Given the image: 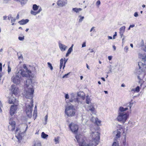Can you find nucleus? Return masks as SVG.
I'll return each mask as SVG.
<instances>
[{"label": "nucleus", "mask_w": 146, "mask_h": 146, "mask_svg": "<svg viewBox=\"0 0 146 146\" xmlns=\"http://www.w3.org/2000/svg\"><path fill=\"white\" fill-rule=\"evenodd\" d=\"M34 81L32 79H30L27 80L24 86V91L23 93V95L26 98L30 99V102H28L26 103L25 108L27 116L30 118L32 116L33 107V100L32 98L34 91Z\"/></svg>", "instance_id": "nucleus-1"}, {"label": "nucleus", "mask_w": 146, "mask_h": 146, "mask_svg": "<svg viewBox=\"0 0 146 146\" xmlns=\"http://www.w3.org/2000/svg\"><path fill=\"white\" fill-rule=\"evenodd\" d=\"M138 56L141 62L138 63L139 69L137 74L139 75L137 78L139 80L145 78V80L146 81V54L139 53Z\"/></svg>", "instance_id": "nucleus-2"}, {"label": "nucleus", "mask_w": 146, "mask_h": 146, "mask_svg": "<svg viewBox=\"0 0 146 146\" xmlns=\"http://www.w3.org/2000/svg\"><path fill=\"white\" fill-rule=\"evenodd\" d=\"M128 109L127 108H124L122 106L119 108L118 110V115L117 118V119L119 122L124 124L129 118V113L125 112Z\"/></svg>", "instance_id": "nucleus-3"}, {"label": "nucleus", "mask_w": 146, "mask_h": 146, "mask_svg": "<svg viewBox=\"0 0 146 146\" xmlns=\"http://www.w3.org/2000/svg\"><path fill=\"white\" fill-rule=\"evenodd\" d=\"M79 146H96L91 141L89 142L86 141V139L83 135L80 134L77 135L75 136Z\"/></svg>", "instance_id": "nucleus-4"}, {"label": "nucleus", "mask_w": 146, "mask_h": 146, "mask_svg": "<svg viewBox=\"0 0 146 146\" xmlns=\"http://www.w3.org/2000/svg\"><path fill=\"white\" fill-rule=\"evenodd\" d=\"M18 74L23 77H33L34 75L32 74L31 71L27 66L25 64L23 65V68L20 69L18 72Z\"/></svg>", "instance_id": "nucleus-5"}, {"label": "nucleus", "mask_w": 146, "mask_h": 146, "mask_svg": "<svg viewBox=\"0 0 146 146\" xmlns=\"http://www.w3.org/2000/svg\"><path fill=\"white\" fill-rule=\"evenodd\" d=\"M90 136L92 138V140H90L92 143H93L96 145L99 143L100 139V133L97 130L94 129H91Z\"/></svg>", "instance_id": "nucleus-6"}, {"label": "nucleus", "mask_w": 146, "mask_h": 146, "mask_svg": "<svg viewBox=\"0 0 146 146\" xmlns=\"http://www.w3.org/2000/svg\"><path fill=\"white\" fill-rule=\"evenodd\" d=\"M65 113L68 117H72L75 114L76 110L74 106L72 105H66Z\"/></svg>", "instance_id": "nucleus-7"}, {"label": "nucleus", "mask_w": 146, "mask_h": 146, "mask_svg": "<svg viewBox=\"0 0 146 146\" xmlns=\"http://www.w3.org/2000/svg\"><path fill=\"white\" fill-rule=\"evenodd\" d=\"M70 97L68 94H65V99H69L70 102L75 103V104L78 105L79 104L82 103L80 101V99L77 97H75V95L74 93L71 94Z\"/></svg>", "instance_id": "nucleus-8"}, {"label": "nucleus", "mask_w": 146, "mask_h": 146, "mask_svg": "<svg viewBox=\"0 0 146 146\" xmlns=\"http://www.w3.org/2000/svg\"><path fill=\"white\" fill-rule=\"evenodd\" d=\"M19 75V74L17 72L16 74L15 75H13L12 77V81L14 84H18L20 83L21 79V76Z\"/></svg>", "instance_id": "nucleus-9"}, {"label": "nucleus", "mask_w": 146, "mask_h": 146, "mask_svg": "<svg viewBox=\"0 0 146 146\" xmlns=\"http://www.w3.org/2000/svg\"><path fill=\"white\" fill-rule=\"evenodd\" d=\"M86 110L88 111H90L93 114H95L96 113V109L95 108L94 104L93 103H91L90 105L87 106L86 108Z\"/></svg>", "instance_id": "nucleus-10"}, {"label": "nucleus", "mask_w": 146, "mask_h": 146, "mask_svg": "<svg viewBox=\"0 0 146 146\" xmlns=\"http://www.w3.org/2000/svg\"><path fill=\"white\" fill-rule=\"evenodd\" d=\"M69 127L71 131L74 133H76L78 129V125L73 123L70 124Z\"/></svg>", "instance_id": "nucleus-11"}, {"label": "nucleus", "mask_w": 146, "mask_h": 146, "mask_svg": "<svg viewBox=\"0 0 146 146\" xmlns=\"http://www.w3.org/2000/svg\"><path fill=\"white\" fill-rule=\"evenodd\" d=\"M9 125L8 126V129L9 130L11 131H13L15 129V123L14 121L12 119H10L9 120Z\"/></svg>", "instance_id": "nucleus-12"}, {"label": "nucleus", "mask_w": 146, "mask_h": 146, "mask_svg": "<svg viewBox=\"0 0 146 146\" xmlns=\"http://www.w3.org/2000/svg\"><path fill=\"white\" fill-rule=\"evenodd\" d=\"M17 109V105H12L11 106L10 111L11 115L12 116L15 113Z\"/></svg>", "instance_id": "nucleus-13"}, {"label": "nucleus", "mask_w": 146, "mask_h": 146, "mask_svg": "<svg viewBox=\"0 0 146 146\" xmlns=\"http://www.w3.org/2000/svg\"><path fill=\"white\" fill-rule=\"evenodd\" d=\"M11 91L13 94L16 95L19 92V90L18 88L16 87L14 85L11 86Z\"/></svg>", "instance_id": "nucleus-14"}, {"label": "nucleus", "mask_w": 146, "mask_h": 146, "mask_svg": "<svg viewBox=\"0 0 146 146\" xmlns=\"http://www.w3.org/2000/svg\"><path fill=\"white\" fill-rule=\"evenodd\" d=\"M18 101L14 97L12 96L9 98V104H13L15 105L16 104L18 103Z\"/></svg>", "instance_id": "nucleus-15"}, {"label": "nucleus", "mask_w": 146, "mask_h": 146, "mask_svg": "<svg viewBox=\"0 0 146 146\" xmlns=\"http://www.w3.org/2000/svg\"><path fill=\"white\" fill-rule=\"evenodd\" d=\"M67 4V1H63L61 0H59L57 2V5L60 7H62L65 6Z\"/></svg>", "instance_id": "nucleus-16"}, {"label": "nucleus", "mask_w": 146, "mask_h": 146, "mask_svg": "<svg viewBox=\"0 0 146 146\" xmlns=\"http://www.w3.org/2000/svg\"><path fill=\"white\" fill-rule=\"evenodd\" d=\"M16 137L19 140H20L22 138V133H20V131L19 129L17 128L15 131Z\"/></svg>", "instance_id": "nucleus-17"}, {"label": "nucleus", "mask_w": 146, "mask_h": 146, "mask_svg": "<svg viewBox=\"0 0 146 146\" xmlns=\"http://www.w3.org/2000/svg\"><path fill=\"white\" fill-rule=\"evenodd\" d=\"M58 46L60 49L62 51L66 50L67 47V46L60 42L58 43Z\"/></svg>", "instance_id": "nucleus-18"}, {"label": "nucleus", "mask_w": 146, "mask_h": 146, "mask_svg": "<svg viewBox=\"0 0 146 146\" xmlns=\"http://www.w3.org/2000/svg\"><path fill=\"white\" fill-rule=\"evenodd\" d=\"M125 29V27L123 26L120 27L119 29V33L121 38H122L123 36V34L124 33Z\"/></svg>", "instance_id": "nucleus-19"}, {"label": "nucleus", "mask_w": 146, "mask_h": 146, "mask_svg": "<svg viewBox=\"0 0 146 146\" xmlns=\"http://www.w3.org/2000/svg\"><path fill=\"white\" fill-rule=\"evenodd\" d=\"M42 11L41 8H40L38 10V11H35L31 10V13L32 15H36L37 14L39 13Z\"/></svg>", "instance_id": "nucleus-20"}, {"label": "nucleus", "mask_w": 146, "mask_h": 146, "mask_svg": "<svg viewBox=\"0 0 146 146\" xmlns=\"http://www.w3.org/2000/svg\"><path fill=\"white\" fill-rule=\"evenodd\" d=\"M140 87L139 86H137L135 88H132L131 89V92L132 93H134L135 92H139L140 91Z\"/></svg>", "instance_id": "nucleus-21"}, {"label": "nucleus", "mask_w": 146, "mask_h": 146, "mask_svg": "<svg viewBox=\"0 0 146 146\" xmlns=\"http://www.w3.org/2000/svg\"><path fill=\"white\" fill-rule=\"evenodd\" d=\"M29 21L28 19H22L19 22V23L20 25H24L26 24Z\"/></svg>", "instance_id": "nucleus-22"}, {"label": "nucleus", "mask_w": 146, "mask_h": 146, "mask_svg": "<svg viewBox=\"0 0 146 146\" xmlns=\"http://www.w3.org/2000/svg\"><path fill=\"white\" fill-rule=\"evenodd\" d=\"M113 134L115 135L116 137L119 138L120 136L121 132L119 130H117L113 132Z\"/></svg>", "instance_id": "nucleus-23"}, {"label": "nucleus", "mask_w": 146, "mask_h": 146, "mask_svg": "<svg viewBox=\"0 0 146 146\" xmlns=\"http://www.w3.org/2000/svg\"><path fill=\"white\" fill-rule=\"evenodd\" d=\"M40 8H41L39 6H37L36 4H34L33 6V9L34 11H36Z\"/></svg>", "instance_id": "nucleus-24"}, {"label": "nucleus", "mask_w": 146, "mask_h": 146, "mask_svg": "<svg viewBox=\"0 0 146 146\" xmlns=\"http://www.w3.org/2000/svg\"><path fill=\"white\" fill-rule=\"evenodd\" d=\"M16 1L19 2L22 5H23L27 3L28 0H16Z\"/></svg>", "instance_id": "nucleus-25"}, {"label": "nucleus", "mask_w": 146, "mask_h": 146, "mask_svg": "<svg viewBox=\"0 0 146 146\" xmlns=\"http://www.w3.org/2000/svg\"><path fill=\"white\" fill-rule=\"evenodd\" d=\"M64 60L63 58L61 59L60 60V70L62 67L63 66V64L64 63Z\"/></svg>", "instance_id": "nucleus-26"}, {"label": "nucleus", "mask_w": 146, "mask_h": 146, "mask_svg": "<svg viewBox=\"0 0 146 146\" xmlns=\"http://www.w3.org/2000/svg\"><path fill=\"white\" fill-rule=\"evenodd\" d=\"M101 122V121L97 118H96V119H95V121L94 122L98 125H100Z\"/></svg>", "instance_id": "nucleus-27"}, {"label": "nucleus", "mask_w": 146, "mask_h": 146, "mask_svg": "<svg viewBox=\"0 0 146 146\" xmlns=\"http://www.w3.org/2000/svg\"><path fill=\"white\" fill-rule=\"evenodd\" d=\"M82 10V9L80 8H73L72 9V10L76 12V13L79 12V11H81Z\"/></svg>", "instance_id": "nucleus-28"}, {"label": "nucleus", "mask_w": 146, "mask_h": 146, "mask_svg": "<svg viewBox=\"0 0 146 146\" xmlns=\"http://www.w3.org/2000/svg\"><path fill=\"white\" fill-rule=\"evenodd\" d=\"M128 125L130 127L132 128L134 126L135 123L134 122L129 121L128 122Z\"/></svg>", "instance_id": "nucleus-29"}, {"label": "nucleus", "mask_w": 146, "mask_h": 146, "mask_svg": "<svg viewBox=\"0 0 146 146\" xmlns=\"http://www.w3.org/2000/svg\"><path fill=\"white\" fill-rule=\"evenodd\" d=\"M48 135L44 133V132H42L41 133V137L43 139H46L48 137Z\"/></svg>", "instance_id": "nucleus-30"}, {"label": "nucleus", "mask_w": 146, "mask_h": 146, "mask_svg": "<svg viewBox=\"0 0 146 146\" xmlns=\"http://www.w3.org/2000/svg\"><path fill=\"white\" fill-rule=\"evenodd\" d=\"M86 104H89L91 103V100L90 98L88 96H87L86 99Z\"/></svg>", "instance_id": "nucleus-31"}, {"label": "nucleus", "mask_w": 146, "mask_h": 146, "mask_svg": "<svg viewBox=\"0 0 146 146\" xmlns=\"http://www.w3.org/2000/svg\"><path fill=\"white\" fill-rule=\"evenodd\" d=\"M77 94L78 96L79 97L84 98V93L82 92H78Z\"/></svg>", "instance_id": "nucleus-32"}, {"label": "nucleus", "mask_w": 146, "mask_h": 146, "mask_svg": "<svg viewBox=\"0 0 146 146\" xmlns=\"http://www.w3.org/2000/svg\"><path fill=\"white\" fill-rule=\"evenodd\" d=\"M78 17L79 18L78 19V22L79 23L81 22L84 19V16H82L81 15H79L78 16Z\"/></svg>", "instance_id": "nucleus-33"}, {"label": "nucleus", "mask_w": 146, "mask_h": 146, "mask_svg": "<svg viewBox=\"0 0 146 146\" xmlns=\"http://www.w3.org/2000/svg\"><path fill=\"white\" fill-rule=\"evenodd\" d=\"M59 137H55L54 139V141L55 142V144H58L59 143Z\"/></svg>", "instance_id": "nucleus-34"}, {"label": "nucleus", "mask_w": 146, "mask_h": 146, "mask_svg": "<svg viewBox=\"0 0 146 146\" xmlns=\"http://www.w3.org/2000/svg\"><path fill=\"white\" fill-rule=\"evenodd\" d=\"M16 20V19L14 18H12V19H11V21L12 23V25H14V23L15 22V21Z\"/></svg>", "instance_id": "nucleus-35"}, {"label": "nucleus", "mask_w": 146, "mask_h": 146, "mask_svg": "<svg viewBox=\"0 0 146 146\" xmlns=\"http://www.w3.org/2000/svg\"><path fill=\"white\" fill-rule=\"evenodd\" d=\"M47 64L48 67L50 68L51 70H53V68L50 62H48Z\"/></svg>", "instance_id": "nucleus-36"}, {"label": "nucleus", "mask_w": 146, "mask_h": 146, "mask_svg": "<svg viewBox=\"0 0 146 146\" xmlns=\"http://www.w3.org/2000/svg\"><path fill=\"white\" fill-rule=\"evenodd\" d=\"M63 59L64 60V63L63 64V69H64L65 66V64L67 61L68 59H65V58H64Z\"/></svg>", "instance_id": "nucleus-37"}, {"label": "nucleus", "mask_w": 146, "mask_h": 146, "mask_svg": "<svg viewBox=\"0 0 146 146\" xmlns=\"http://www.w3.org/2000/svg\"><path fill=\"white\" fill-rule=\"evenodd\" d=\"M24 36H19L18 37V39L20 41H23L24 39Z\"/></svg>", "instance_id": "nucleus-38"}, {"label": "nucleus", "mask_w": 146, "mask_h": 146, "mask_svg": "<svg viewBox=\"0 0 146 146\" xmlns=\"http://www.w3.org/2000/svg\"><path fill=\"white\" fill-rule=\"evenodd\" d=\"M118 145L119 144L116 141H114L113 142L112 146H118Z\"/></svg>", "instance_id": "nucleus-39"}, {"label": "nucleus", "mask_w": 146, "mask_h": 146, "mask_svg": "<svg viewBox=\"0 0 146 146\" xmlns=\"http://www.w3.org/2000/svg\"><path fill=\"white\" fill-rule=\"evenodd\" d=\"M133 102L132 101H131L129 103V105L128 106L129 107V108L130 109L131 108V107L133 106Z\"/></svg>", "instance_id": "nucleus-40"}, {"label": "nucleus", "mask_w": 146, "mask_h": 146, "mask_svg": "<svg viewBox=\"0 0 146 146\" xmlns=\"http://www.w3.org/2000/svg\"><path fill=\"white\" fill-rule=\"evenodd\" d=\"M88 121V120L87 119H83L82 120V122L84 124H86Z\"/></svg>", "instance_id": "nucleus-41"}, {"label": "nucleus", "mask_w": 146, "mask_h": 146, "mask_svg": "<svg viewBox=\"0 0 146 146\" xmlns=\"http://www.w3.org/2000/svg\"><path fill=\"white\" fill-rule=\"evenodd\" d=\"M11 68L9 64L8 65V72L9 74L11 71Z\"/></svg>", "instance_id": "nucleus-42"}, {"label": "nucleus", "mask_w": 146, "mask_h": 146, "mask_svg": "<svg viewBox=\"0 0 146 146\" xmlns=\"http://www.w3.org/2000/svg\"><path fill=\"white\" fill-rule=\"evenodd\" d=\"M70 73V72L65 74L63 76V77H62V78H67L68 77V76L69 75Z\"/></svg>", "instance_id": "nucleus-43"}, {"label": "nucleus", "mask_w": 146, "mask_h": 146, "mask_svg": "<svg viewBox=\"0 0 146 146\" xmlns=\"http://www.w3.org/2000/svg\"><path fill=\"white\" fill-rule=\"evenodd\" d=\"M142 48V49L143 51L146 52V43L145 44Z\"/></svg>", "instance_id": "nucleus-44"}, {"label": "nucleus", "mask_w": 146, "mask_h": 146, "mask_svg": "<svg viewBox=\"0 0 146 146\" xmlns=\"http://www.w3.org/2000/svg\"><path fill=\"white\" fill-rule=\"evenodd\" d=\"M95 27H92L91 29L90 30V32L93 31V32L95 31Z\"/></svg>", "instance_id": "nucleus-45"}, {"label": "nucleus", "mask_w": 146, "mask_h": 146, "mask_svg": "<svg viewBox=\"0 0 146 146\" xmlns=\"http://www.w3.org/2000/svg\"><path fill=\"white\" fill-rule=\"evenodd\" d=\"M33 116H35V117L37 116V110L35 109L34 111Z\"/></svg>", "instance_id": "nucleus-46"}, {"label": "nucleus", "mask_w": 146, "mask_h": 146, "mask_svg": "<svg viewBox=\"0 0 146 146\" xmlns=\"http://www.w3.org/2000/svg\"><path fill=\"white\" fill-rule=\"evenodd\" d=\"M73 49H71V48H69L67 52L70 54L71 53Z\"/></svg>", "instance_id": "nucleus-47"}, {"label": "nucleus", "mask_w": 146, "mask_h": 146, "mask_svg": "<svg viewBox=\"0 0 146 146\" xmlns=\"http://www.w3.org/2000/svg\"><path fill=\"white\" fill-rule=\"evenodd\" d=\"M12 18H13V17H12V15L11 14H10L8 16V19L9 20H11V19H12Z\"/></svg>", "instance_id": "nucleus-48"}, {"label": "nucleus", "mask_w": 146, "mask_h": 146, "mask_svg": "<svg viewBox=\"0 0 146 146\" xmlns=\"http://www.w3.org/2000/svg\"><path fill=\"white\" fill-rule=\"evenodd\" d=\"M48 116L47 115H46L45 116V124L46 123L47 121V119H48Z\"/></svg>", "instance_id": "nucleus-49"}, {"label": "nucleus", "mask_w": 146, "mask_h": 146, "mask_svg": "<svg viewBox=\"0 0 146 146\" xmlns=\"http://www.w3.org/2000/svg\"><path fill=\"white\" fill-rule=\"evenodd\" d=\"M100 3H101L100 1L98 0L96 3V5L99 6L100 5Z\"/></svg>", "instance_id": "nucleus-50"}, {"label": "nucleus", "mask_w": 146, "mask_h": 146, "mask_svg": "<svg viewBox=\"0 0 146 146\" xmlns=\"http://www.w3.org/2000/svg\"><path fill=\"white\" fill-rule=\"evenodd\" d=\"M11 0H3V3H8Z\"/></svg>", "instance_id": "nucleus-51"}, {"label": "nucleus", "mask_w": 146, "mask_h": 146, "mask_svg": "<svg viewBox=\"0 0 146 146\" xmlns=\"http://www.w3.org/2000/svg\"><path fill=\"white\" fill-rule=\"evenodd\" d=\"M96 118H94V117H92V118L91 119V120L93 122H94L95 121V119H96Z\"/></svg>", "instance_id": "nucleus-52"}, {"label": "nucleus", "mask_w": 146, "mask_h": 146, "mask_svg": "<svg viewBox=\"0 0 146 146\" xmlns=\"http://www.w3.org/2000/svg\"><path fill=\"white\" fill-rule=\"evenodd\" d=\"M134 16L135 17H137L138 16V13L137 12H136L134 13Z\"/></svg>", "instance_id": "nucleus-53"}, {"label": "nucleus", "mask_w": 146, "mask_h": 146, "mask_svg": "<svg viewBox=\"0 0 146 146\" xmlns=\"http://www.w3.org/2000/svg\"><path fill=\"white\" fill-rule=\"evenodd\" d=\"M86 46V42H84L82 45V47H84Z\"/></svg>", "instance_id": "nucleus-54"}, {"label": "nucleus", "mask_w": 146, "mask_h": 146, "mask_svg": "<svg viewBox=\"0 0 146 146\" xmlns=\"http://www.w3.org/2000/svg\"><path fill=\"white\" fill-rule=\"evenodd\" d=\"M124 49L125 52H127V50L128 49V47L127 46H125L124 48Z\"/></svg>", "instance_id": "nucleus-55"}, {"label": "nucleus", "mask_w": 146, "mask_h": 146, "mask_svg": "<svg viewBox=\"0 0 146 146\" xmlns=\"http://www.w3.org/2000/svg\"><path fill=\"white\" fill-rule=\"evenodd\" d=\"M123 36V38L122 39V43L123 42H125V36Z\"/></svg>", "instance_id": "nucleus-56"}, {"label": "nucleus", "mask_w": 146, "mask_h": 146, "mask_svg": "<svg viewBox=\"0 0 146 146\" xmlns=\"http://www.w3.org/2000/svg\"><path fill=\"white\" fill-rule=\"evenodd\" d=\"M112 58V57L111 56H108V59L109 60H111Z\"/></svg>", "instance_id": "nucleus-57"}, {"label": "nucleus", "mask_w": 146, "mask_h": 146, "mask_svg": "<svg viewBox=\"0 0 146 146\" xmlns=\"http://www.w3.org/2000/svg\"><path fill=\"white\" fill-rule=\"evenodd\" d=\"M117 36V32H115V33L114 35L113 36V39H115V36Z\"/></svg>", "instance_id": "nucleus-58"}, {"label": "nucleus", "mask_w": 146, "mask_h": 146, "mask_svg": "<svg viewBox=\"0 0 146 146\" xmlns=\"http://www.w3.org/2000/svg\"><path fill=\"white\" fill-rule=\"evenodd\" d=\"M144 46V42L143 40H142L141 42V44L140 46Z\"/></svg>", "instance_id": "nucleus-59"}, {"label": "nucleus", "mask_w": 146, "mask_h": 146, "mask_svg": "<svg viewBox=\"0 0 146 146\" xmlns=\"http://www.w3.org/2000/svg\"><path fill=\"white\" fill-rule=\"evenodd\" d=\"M126 143V139H125V137L124 139L123 140V143Z\"/></svg>", "instance_id": "nucleus-60"}, {"label": "nucleus", "mask_w": 146, "mask_h": 146, "mask_svg": "<svg viewBox=\"0 0 146 146\" xmlns=\"http://www.w3.org/2000/svg\"><path fill=\"white\" fill-rule=\"evenodd\" d=\"M7 18V16H4L3 17V19L4 20H5Z\"/></svg>", "instance_id": "nucleus-61"}, {"label": "nucleus", "mask_w": 146, "mask_h": 146, "mask_svg": "<svg viewBox=\"0 0 146 146\" xmlns=\"http://www.w3.org/2000/svg\"><path fill=\"white\" fill-rule=\"evenodd\" d=\"M89 50H90V52H94V51L93 50V49H89Z\"/></svg>", "instance_id": "nucleus-62"}, {"label": "nucleus", "mask_w": 146, "mask_h": 146, "mask_svg": "<svg viewBox=\"0 0 146 146\" xmlns=\"http://www.w3.org/2000/svg\"><path fill=\"white\" fill-rule=\"evenodd\" d=\"M123 146H127V145L126 143H123Z\"/></svg>", "instance_id": "nucleus-63"}, {"label": "nucleus", "mask_w": 146, "mask_h": 146, "mask_svg": "<svg viewBox=\"0 0 146 146\" xmlns=\"http://www.w3.org/2000/svg\"><path fill=\"white\" fill-rule=\"evenodd\" d=\"M113 48L114 50H116V47L115 45L113 46Z\"/></svg>", "instance_id": "nucleus-64"}]
</instances>
